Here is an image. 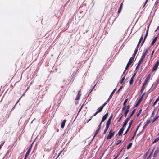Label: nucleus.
I'll return each instance as SVG.
<instances>
[{
  "mask_svg": "<svg viewBox=\"0 0 159 159\" xmlns=\"http://www.w3.org/2000/svg\"><path fill=\"white\" fill-rule=\"evenodd\" d=\"M133 58H130L128 63L127 64L126 66L125 70L124 71V72H123V74L122 75V76L125 73L126 70L129 68L130 65L133 62Z\"/></svg>",
  "mask_w": 159,
  "mask_h": 159,
  "instance_id": "f257e3e1",
  "label": "nucleus"
},
{
  "mask_svg": "<svg viewBox=\"0 0 159 159\" xmlns=\"http://www.w3.org/2000/svg\"><path fill=\"white\" fill-rule=\"evenodd\" d=\"M112 130L111 129L107 137V139H110L114 135L115 132H112Z\"/></svg>",
  "mask_w": 159,
  "mask_h": 159,
  "instance_id": "f03ea898",
  "label": "nucleus"
},
{
  "mask_svg": "<svg viewBox=\"0 0 159 159\" xmlns=\"http://www.w3.org/2000/svg\"><path fill=\"white\" fill-rule=\"evenodd\" d=\"M130 107V106L129 105L127 106L126 108L124 113V116L125 117H126L129 111Z\"/></svg>",
  "mask_w": 159,
  "mask_h": 159,
  "instance_id": "7ed1b4c3",
  "label": "nucleus"
},
{
  "mask_svg": "<svg viewBox=\"0 0 159 159\" xmlns=\"http://www.w3.org/2000/svg\"><path fill=\"white\" fill-rule=\"evenodd\" d=\"M159 65V60L157 61L155 64L154 65V66H153L152 69V71L153 72L155 71L157 68L158 65Z\"/></svg>",
  "mask_w": 159,
  "mask_h": 159,
  "instance_id": "20e7f679",
  "label": "nucleus"
},
{
  "mask_svg": "<svg viewBox=\"0 0 159 159\" xmlns=\"http://www.w3.org/2000/svg\"><path fill=\"white\" fill-rule=\"evenodd\" d=\"M133 122V120H132L129 123V126H128V128H127L126 131L124 134V135L125 134L128 132V131L130 129V127H131V125L132 124Z\"/></svg>",
  "mask_w": 159,
  "mask_h": 159,
  "instance_id": "39448f33",
  "label": "nucleus"
},
{
  "mask_svg": "<svg viewBox=\"0 0 159 159\" xmlns=\"http://www.w3.org/2000/svg\"><path fill=\"white\" fill-rule=\"evenodd\" d=\"M105 106V104H103L100 107L98 108V109L97 112H101Z\"/></svg>",
  "mask_w": 159,
  "mask_h": 159,
  "instance_id": "423d86ee",
  "label": "nucleus"
},
{
  "mask_svg": "<svg viewBox=\"0 0 159 159\" xmlns=\"http://www.w3.org/2000/svg\"><path fill=\"white\" fill-rule=\"evenodd\" d=\"M108 115V112H107L106 113V114L102 117V122H104L107 118Z\"/></svg>",
  "mask_w": 159,
  "mask_h": 159,
  "instance_id": "0eeeda50",
  "label": "nucleus"
},
{
  "mask_svg": "<svg viewBox=\"0 0 159 159\" xmlns=\"http://www.w3.org/2000/svg\"><path fill=\"white\" fill-rule=\"evenodd\" d=\"M80 91H78V93L75 98V100H79L80 99V97L81 94V93Z\"/></svg>",
  "mask_w": 159,
  "mask_h": 159,
  "instance_id": "6e6552de",
  "label": "nucleus"
},
{
  "mask_svg": "<svg viewBox=\"0 0 159 159\" xmlns=\"http://www.w3.org/2000/svg\"><path fill=\"white\" fill-rule=\"evenodd\" d=\"M124 130V129L122 127L120 129L118 134L119 136H121Z\"/></svg>",
  "mask_w": 159,
  "mask_h": 159,
  "instance_id": "1a4fd4ad",
  "label": "nucleus"
},
{
  "mask_svg": "<svg viewBox=\"0 0 159 159\" xmlns=\"http://www.w3.org/2000/svg\"><path fill=\"white\" fill-rule=\"evenodd\" d=\"M140 125V124L137 126V128L136 129V130L135 131V132L134 133V135H133V136L132 137V138L130 139V140H131L133 139H134V137L136 136V132L138 130V129L139 127V126Z\"/></svg>",
  "mask_w": 159,
  "mask_h": 159,
  "instance_id": "9d476101",
  "label": "nucleus"
},
{
  "mask_svg": "<svg viewBox=\"0 0 159 159\" xmlns=\"http://www.w3.org/2000/svg\"><path fill=\"white\" fill-rule=\"evenodd\" d=\"M151 122L150 120H147L146 122L144 125L143 127V129H144L146 128V126H147V125Z\"/></svg>",
  "mask_w": 159,
  "mask_h": 159,
  "instance_id": "9b49d317",
  "label": "nucleus"
},
{
  "mask_svg": "<svg viewBox=\"0 0 159 159\" xmlns=\"http://www.w3.org/2000/svg\"><path fill=\"white\" fill-rule=\"evenodd\" d=\"M123 3H121L120 6V7L118 9V14H120L121 12L122 11V7H123Z\"/></svg>",
  "mask_w": 159,
  "mask_h": 159,
  "instance_id": "f8f14e48",
  "label": "nucleus"
},
{
  "mask_svg": "<svg viewBox=\"0 0 159 159\" xmlns=\"http://www.w3.org/2000/svg\"><path fill=\"white\" fill-rule=\"evenodd\" d=\"M109 126L110 125L106 124V127L103 133V134H106L107 131L108 130V129L109 127Z\"/></svg>",
  "mask_w": 159,
  "mask_h": 159,
  "instance_id": "ddd939ff",
  "label": "nucleus"
},
{
  "mask_svg": "<svg viewBox=\"0 0 159 159\" xmlns=\"http://www.w3.org/2000/svg\"><path fill=\"white\" fill-rule=\"evenodd\" d=\"M158 36H156V37H155L153 40V41H152V42L151 43V46H153L154 44L156 42L157 39L158 38Z\"/></svg>",
  "mask_w": 159,
  "mask_h": 159,
  "instance_id": "4468645a",
  "label": "nucleus"
},
{
  "mask_svg": "<svg viewBox=\"0 0 159 159\" xmlns=\"http://www.w3.org/2000/svg\"><path fill=\"white\" fill-rule=\"evenodd\" d=\"M66 122V120H64L62 122L61 124V127L62 129H63L65 126V123Z\"/></svg>",
  "mask_w": 159,
  "mask_h": 159,
  "instance_id": "2eb2a0df",
  "label": "nucleus"
},
{
  "mask_svg": "<svg viewBox=\"0 0 159 159\" xmlns=\"http://www.w3.org/2000/svg\"><path fill=\"white\" fill-rule=\"evenodd\" d=\"M159 117L157 115H156V116H155V118L153 119L152 121V122L151 123H153L154 122L157 120Z\"/></svg>",
  "mask_w": 159,
  "mask_h": 159,
  "instance_id": "dca6fc26",
  "label": "nucleus"
},
{
  "mask_svg": "<svg viewBox=\"0 0 159 159\" xmlns=\"http://www.w3.org/2000/svg\"><path fill=\"white\" fill-rule=\"evenodd\" d=\"M149 80H148L146 79H145L143 83V85L145 86H146V85L147 84Z\"/></svg>",
  "mask_w": 159,
  "mask_h": 159,
  "instance_id": "f3484780",
  "label": "nucleus"
},
{
  "mask_svg": "<svg viewBox=\"0 0 159 159\" xmlns=\"http://www.w3.org/2000/svg\"><path fill=\"white\" fill-rule=\"evenodd\" d=\"M132 145V143H130L127 146V149H129L131 147Z\"/></svg>",
  "mask_w": 159,
  "mask_h": 159,
  "instance_id": "a211bd4d",
  "label": "nucleus"
},
{
  "mask_svg": "<svg viewBox=\"0 0 159 159\" xmlns=\"http://www.w3.org/2000/svg\"><path fill=\"white\" fill-rule=\"evenodd\" d=\"M134 82V78L133 77H131V78L130 79V81H129V84L130 85H132Z\"/></svg>",
  "mask_w": 159,
  "mask_h": 159,
  "instance_id": "6ab92c4d",
  "label": "nucleus"
},
{
  "mask_svg": "<svg viewBox=\"0 0 159 159\" xmlns=\"http://www.w3.org/2000/svg\"><path fill=\"white\" fill-rule=\"evenodd\" d=\"M136 109H134L132 111L130 115H129V116H130V117H131L132 115H133V114L135 112Z\"/></svg>",
  "mask_w": 159,
  "mask_h": 159,
  "instance_id": "aec40b11",
  "label": "nucleus"
},
{
  "mask_svg": "<svg viewBox=\"0 0 159 159\" xmlns=\"http://www.w3.org/2000/svg\"><path fill=\"white\" fill-rule=\"evenodd\" d=\"M100 129H101L100 128H98V129L96 131V132H95V134H94V136H93V138H94L96 136V135L98 134V132H99V130Z\"/></svg>",
  "mask_w": 159,
  "mask_h": 159,
  "instance_id": "412c9836",
  "label": "nucleus"
},
{
  "mask_svg": "<svg viewBox=\"0 0 159 159\" xmlns=\"http://www.w3.org/2000/svg\"><path fill=\"white\" fill-rule=\"evenodd\" d=\"M148 30H149L148 29V30H147V31H146V34L144 37V39H146L148 35Z\"/></svg>",
  "mask_w": 159,
  "mask_h": 159,
  "instance_id": "4be33fe9",
  "label": "nucleus"
},
{
  "mask_svg": "<svg viewBox=\"0 0 159 159\" xmlns=\"http://www.w3.org/2000/svg\"><path fill=\"white\" fill-rule=\"evenodd\" d=\"M116 90V89H115L112 92V93H111V94H110V95L109 96V97L111 98L112 97V96H113V94H114V93L115 90Z\"/></svg>",
  "mask_w": 159,
  "mask_h": 159,
  "instance_id": "5701e85b",
  "label": "nucleus"
},
{
  "mask_svg": "<svg viewBox=\"0 0 159 159\" xmlns=\"http://www.w3.org/2000/svg\"><path fill=\"white\" fill-rule=\"evenodd\" d=\"M141 100L140 99H139V100H138L137 103H136V104L135 105V106L136 107H137L138 106V105L141 102Z\"/></svg>",
  "mask_w": 159,
  "mask_h": 159,
  "instance_id": "b1692460",
  "label": "nucleus"
},
{
  "mask_svg": "<svg viewBox=\"0 0 159 159\" xmlns=\"http://www.w3.org/2000/svg\"><path fill=\"white\" fill-rule=\"evenodd\" d=\"M145 86H144V85H143L142 86V88H141V89L140 90V92L142 93L143 92V91L144 89H145Z\"/></svg>",
  "mask_w": 159,
  "mask_h": 159,
  "instance_id": "393cba45",
  "label": "nucleus"
},
{
  "mask_svg": "<svg viewBox=\"0 0 159 159\" xmlns=\"http://www.w3.org/2000/svg\"><path fill=\"white\" fill-rule=\"evenodd\" d=\"M128 99H126L124 101L123 104V106H127L126 105V103L128 101Z\"/></svg>",
  "mask_w": 159,
  "mask_h": 159,
  "instance_id": "a878e982",
  "label": "nucleus"
},
{
  "mask_svg": "<svg viewBox=\"0 0 159 159\" xmlns=\"http://www.w3.org/2000/svg\"><path fill=\"white\" fill-rule=\"evenodd\" d=\"M146 55L144 53H143L142 55V56H141V59L143 60L144 59L146 56Z\"/></svg>",
  "mask_w": 159,
  "mask_h": 159,
  "instance_id": "bb28decb",
  "label": "nucleus"
},
{
  "mask_svg": "<svg viewBox=\"0 0 159 159\" xmlns=\"http://www.w3.org/2000/svg\"><path fill=\"white\" fill-rule=\"evenodd\" d=\"M143 61V60L140 59V60H139V62H138V63L137 64L138 65H138L139 66L141 63H142Z\"/></svg>",
  "mask_w": 159,
  "mask_h": 159,
  "instance_id": "cd10ccee",
  "label": "nucleus"
},
{
  "mask_svg": "<svg viewBox=\"0 0 159 159\" xmlns=\"http://www.w3.org/2000/svg\"><path fill=\"white\" fill-rule=\"evenodd\" d=\"M33 143H34V142H33V143L30 145V147H29V149H28V151H29L30 152H31V150L32 149V146H33Z\"/></svg>",
  "mask_w": 159,
  "mask_h": 159,
  "instance_id": "c85d7f7f",
  "label": "nucleus"
},
{
  "mask_svg": "<svg viewBox=\"0 0 159 159\" xmlns=\"http://www.w3.org/2000/svg\"><path fill=\"white\" fill-rule=\"evenodd\" d=\"M159 140V136L158 137H157V138H156L154 140V141L152 143H155L158 141Z\"/></svg>",
  "mask_w": 159,
  "mask_h": 159,
  "instance_id": "c756f323",
  "label": "nucleus"
},
{
  "mask_svg": "<svg viewBox=\"0 0 159 159\" xmlns=\"http://www.w3.org/2000/svg\"><path fill=\"white\" fill-rule=\"evenodd\" d=\"M30 152L27 151L25 154V156H26V157H28L29 156Z\"/></svg>",
  "mask_w": 159,
  "mask_h": 159,
  "instance_id": "7c9ffc66",
  "label": "nucleus"
},
{
  "mask_svg": "<svg viewBox=\"0 0 159 159\" xmlns=\"http://www.w3.org/2000/svg\"><path fill=\"white\" fill-rule=\"evenodd\" d=\"M149 49V48H147V49H146L145 52H143V53H144L146 55H147V53H148V51Z\"/></svg>",
  "mask_w": 159,
  "mask_h": 159,
  "instance_id": "2f4dec72",
  "label": "nucleus"
},
{
  "mask_svg": "<svg viewBox=\"0 0 159 159\" xmlns=\"http://www.w3.org/2000/svg\"><path fill=\"white\" fill-rule=\"evenodd\" d=\"M121 142V140H118L116 143V145H117L119 144Z\"/></svg>",
  "mask_w": 159,
  "mask_h": 159,
  "instance_id": "473e14b6",
  "label": "nucleus"
},
{
  "mask_svg": "<svg viewBox=\"0 0 159 159\" xmlns=\"http://www.w3.org/2000/svg\"><path fill=\"white\" fill-rule=\"evenodd\" d=\"M131 117H130L129 116H128V117L126 119L125 121H126V122H128V121L129 120L130 118Z\"/></svg>",
  "mask_w": 159,
  "mask_h": 159,
  "instance_id": "72a5a7b5",
  "label": "nucleus"
},
{
  "mask_svg": "<svg viewBox=\"0 0 159 159\" xmlns=\"http://www.w3.org/2000/svg\"><path fill=\"white\" fill-rule=\"evenodd\" d=\"M111 120L108 119L107 123H106V124H107L110 125L111 124Z\"/></svg>",
  "mask_w": 159,
  "mask_h": 159,
  "instance_id": "f704fd0d",
  "label": "nucleus"
},
{
  "mask_svg": "<svg viewBox=\"0 0 159 159\" xmlns=\"http://www.w3.org/2000/svg\"><path fill=\"white\" fill-rule=\"evenodd\" d=\"M142 111V109H140V110H139V113L137 115V117H138L139 116V115H140V114L141 113Z\"/></svg>",
  "mask_w": 159,
  "mask_h": 159,
  "instance_id": "c9c22d12",
  "label": "nucleus"
},
{
  "mask_svg": "<svg viewBox=\"0 0 159 159\" xmlns=\"http://www.w3.org/2000/svg\"><path fill=\"white\" fill-rule=\"evenodd\" d=\"M127 123V122H126L125 121L124 123H123V125L122 128H124V127H125Z\"/></svg>",
  "mask_w": 159,
  "mask_h": 159,
  "instance_id": "e433bc0d",
  "label": "nucleus"
},
{
  "mask_svg": "<svg viewBox=\"0 0 159 159\" xmlns=\"http://www.w3.org/2000/svg\"><path fill=\"white\" fill-rule=\"evenodd\" d=\"M111 98H110L109 97V98H108V99L106 101V102L104 103V104H105V105H106L107 103L108 102H109V100H110V99Z\"/></svg>",
  "mask_w": 159,
  "mask_h": 159,
  "instance_id": "4c0bfd02",
  "label": "nucleus"
},
{
  "mask_svg": "<svg viewBox=\"0 0 159 159\" xmlns=\"http://www.w3.org/2000/svg\"><path fill=\"white\" fill-rule=\"evenodd\" d=\"M125 76H124L121 79V80H120V84H122L123 81H124V80H125Z\"/></svg>",
  "mask_w": 159,
  "mask_h": 159,
  "instance_id": "58836bf2",
  "label": "nucleus"
},
{
  "mask_svg": "<svg viewBox=\"0 0 159 159\" xmlns=\"http://www.w3.org/2000/svg\"><path fill=\"white\" fill-rule=\"evenodd\" d=\"M123 116V115H122L120 117V118H119V119L118 120V122H119L121 120Z\"/></svg>",
  "mask_w": 159,
  "mask_h": 159,
  "instance_id": "ea45409f",
  "label": "nucleus"
},
{
  "mask_svg": "<svg viewBox=\"0 0 159 159\" xmlns=\"http://www.w3.org/2000/svg\"><path fill=\"white\" fill-rule=\"evenodd\" d=\"M159 100L157 98V99L155 101V102H154L153 104V106H154L156 105V104L157 103V102Z\"/></svg>",
  "mask_w": 159,
  "mask_h": 159,
  "instance_id": "a19ab883",
  "label": "nucleus"
},
{
  "mask_svg": "<svg viewBox=\"0 0 159 159\" xmlns=\"http://www.w3.org/2000/svg\"><path fill=\"white\" fill-rule=\"evenodd\" d=\"M127 106H123V107L122 108V111H124L125 110Z\"/></svg>",
  "mask_w": 159,
  "mask_h": 159,
  "instance_id": "79ce46f5",
  "label": "nucleus"
},
{
  "mask_svg": "<svg viewBox=\"0 0 159 159\" xmlns=\"http://www.w3.org/2000/svg\"><path fill=\"white\" fill-rule=\"evenodd\" d=\"M150 76H151L150 74H149L148 76L146 78V79L149 80L150 78Z\"/></svg>",
  "mask_w": 159,
  "mask_h": 159,
  "instance_id": "37998d69",
  "label": "nucleus"
},
{
  "mask_svg": "<svg viewBox=\"0 0 159 159\" xmlns=\"http://www.w3.org/2000/svg\"><path fill=\"white\" fill-rule=\"evenodd\" d=\"M83 105H84V104H83V105L81 106V108H80V109L79 110V111H78V114L80 112V111H81V110L82 109V108H83Z\"/></svg>",
  "mask_w": 159,
  "mask_h": 159,
  "instance_id": "c03bdc74",
  "label": "nucleus"
},
{
  "mask_svg": "<svg viewBox=\"0 0 159 159\" xmlns=\"http://www.w3.org/2000/svg\"><path fill=\"white\" fill-rule=\"evenodd\" d=\"M137 51H138V48H136V49H135V50L134 51V53L136 54L137 53Z\"/></svg>",
  "mask_w": 159,
  "mask_h": 159,
  "instance_id": "a18cd8bd",
  "label": "nucleus"
},
{
  "mask_svg": "<svg viewBox=\"0 0 159 159\" xmlns=\"http://www.w3.org/2000/svg\"><path fill=\"white\" fill-rule=\"evenodd\" d=\"M136 55V54L133 53L132 57H131V58H133V60H134V58L135 57Z\"/></svg>",
  "mask_w": 159,
  "mask_h": 159,
  "instance_id": "49530a36",
  "label": "nucleus"
},
{
  "mask_svg": "<svg viewBox=\"0 0 159 159\" xmlns=\"http://www.w3.org/2000/svg\"><path fill=\"white\" fill-rule=\"evenodd\" d=\"M102 121H101V122H100V123L99 124V125H98V128H100L101 129V124L102 123Z\"/></svg>",
  "mask_w": 159,
  "mask_h": 159,
  "instance_id": "de8ad7c7",
  "label": "nucleus"
},
{
  "mask_svg": "<svg viewBox=\"0 0 159 159\" xmlns=\"http://www.w3.org/2000/svg\"><path fill=\"white\" fill-rule=\"evenodd\" d=\"M119 155H120V153H118V154L117 155L116 157L114 159H116V158H117V157L119 156Z\"/></svg>",
  "mask_w": 159,
  "mask_h": 159,
  "instance_id": "09e8293b",
  "label": "nucleus"
},
{
  "mask_svg": "<svg viewBox=\"0 0 159 159\" xmlns=\"http://www.w3.org/2000/svg\"><path fill=\"white\" fill-rule=\"evenodd\" d=\"M62 151H61L58 154V155L57 156V158L56 159H57V158L61 154V153L62 152Z\"/></svg>",
  "mask_w": 159,
  "mask_h": 159,
  "instance_id": "8fccbe9b",
  "label": "nucleus"
},
{
  "mask_svg": "<svg viewBox=\"0 0 159 159\" xmlns=\"http://www.w3.org/2000/svg\"><path fill=\"white\" fill-rule=\"evenodd\" d=\"M143 34H142V35L141 36V37H140V39H139V40H140V41H142V40L143 39Z\"/></svg>",
  "mask_w": 159,
  "mask_h": 159,
  "instance_id": "3c124183",
  "label": "nucleus"
},
{
  "mask_svg": "<svg viewBox=\"0 0 159 159\" xmlns=\"http://www.w3.org/2000/svg\"><path fill=\"white\" fill-rule=\"evenodd\" d=\"M148 0H146V2H145L144 5H143V7H145V6L146 5V4L147 2H148Z\"/></svg>",
  "mask_w": 159,
  "mask_h": 159,
  "instance_id": "603ef678",
  "label": "nucleus"
},
{
  "mask_svg": "<svg viewBox=\"0 0 159 159\" xmlns=\"http://www.w3.org/2000/svg\"><path fill=\"white\" fill-rule=\"evenodd\" d=\"M143 95H141V97L140 98H139V99H140L141 100H142L143 97Z\"/></svg>",
  "mask_w": 159,
  "mask_h": 159,
  "instance_id": "864d4df0",
  "label": "nucleus"
},
{
  "mask_svg": "<svg viewBox=\"0 0 159 159\" xmlns=\"http://www.w3.org/2000/svg\"><path fill=\"white\" fill-rule=\"evenodd\" d=\"M112 116H113L112 115H111V116L109 117V118L108 119L111 120Z\"/></svg>",
  "mask_w": 159,
  "mask_h": 159,
  "instance_id": "5fc2aeb1",
  "label": "nucleus"
},
{
  "mask_svg": "<svg viewBox=\"0 0 159 159\" xmlns=\"http://www.w3.org/2000/svg\"><path fill=\"white\" fill-rule=\"evenodd\" d=\"M92 116H91V118L90 119L88 120H87V123L89 121L92 119Z\"/></svg>",
  "mask_w": 159,
  "mask_h": 159,
  "instance_id": "6e6d98bb",
  "label": "nucleus"
},
{
  "mask_svg": "<svg viewBox=\"0 0 159 159\" xmlns=\"http://www.w3.org/2000/svg\"><path fill=\"white\" fill-rule=\"evenodd\" d=\"M136 73H134L133 75L132 76V77L134 78V77H135V75H136Z\"/></svg>",
  "mask_w": 159,
  "mask_h": 159,
  "instance_id": "4d7b16f0",
  "label": "nucleus"
},
{
  "mask_svg": "<svg viewBox=\"0 0 159 159\" xmlns=\"http://www.w3.org/2000/svg\"><path fill=\"white\" fill-rule=\"evenodd\" d=\"M154 50H153L152 52V55H151V57H152V56L153 55V54L154 53Z\"/></svg>",
  "mask_w": 159,
  "mask_h": 159,
  "instance_id": "13d9d810",
  "label": "nucleus"
},
{
  "mask_svg": "<svg viewBox=\"0 0 159 159\" xmlns=\"http://www.w3.org/2000/svg\"><path fill=\"white\" fill-rule=\"evenodd\" d=\"M98 112H97V111L95 112L93 115V116H95Z\"/></svg>",
  "mask_w": 159,
  "mask_h": 159,
  "instance_id": "bf43d9fd",
  "label": "nucleus"
},
{
  "mask_svg": "<svg viewBox=\"0 0 159 159\" xmlns=\"http://www.w3.org/2000/svg\"><path fill=\"white\" fill-rule=\"evenodd\" d=\"M122 88V86H121L120 87V89L118 90V92L120 90V89Z\"/></svg>",
  "mask_w": 159,
  "mask_h": 159,
  "instance_id": "052dcab7",
  "label": "nucleus"
},
{
  "mask_svg": "<svg viewBox=\"0 0 159 159\" xmlns=\"http://www.w3.org/2000/svg\"><path fill=\"white\" fill-rule=\"evenodd\" d=\"M157 152L156 151L155 152H154V156H155V155L157 154Z\"/></svg>",
  "mask_w": 159,
  "mask_h": 159,
  "instance_id": "680f3d73",
  "label": "nucleus"
},
{
  "mask_svg": "<svg viewBox=\"0 0 159 159\" xmlns=\"http://www.w3.org/2000/svg\"><path fill=\"white\" fill-rule=\"evenodd\" d=\"M141 41H140V40H139V41L138 42V44H140V43H141Z\"/></svg>",
  "mask_w": 159,
  "mask_h": 159,
  "instance_id": "e2e57ef3",
  "label": "nucleus"
},
{
  "mask_svg": "<svg viewBox=\"0 0 159 159\" xmlns=\"http://www.w3.org/2000/svg\"><path fill=\"white\" fill-rule=\"evenodd\" d=\"M144 42H143V41L142 42V43L141 44V46H142L143 45V44L144 43Z\"/></svg>",
  "mask_w": 159,
  "mask_h": 159,
  "instance_id": "0e129e2a",
  "label": "nucleus"
},
{
  "mask_svg": "<svg viewBox=\"0 0 159 159\" xmlns=\"http://www.w3.org/2000/svg\"><path fill=\"white\" fill-rule=\"evenodd\" d=\"M144 42H143V41L142 42V43L141 44V46H142L143 45V44L144 43Z\"/></svg>",
  "mask_w": 159,
  "mask_h": 159,
  "instance_id": "69168bd1",
  "label": "nucleus"
},
{
  "mask_svg": "<svg viewBox=\"0 0 159 159\" xmlns=\"http://www.w3.org/2000/svg\"><path fill=\"white\" fill-rule=\"evenodd\" d=\"M157 3H158V1H156L155 3V5H157Z\"/></svg>",
  "mask_w": 159,
  "mask_h": 159,
  "instance_id": "338daca9",
  "label": "nucleus"
},
{
  "mask_svg": "<svg viewBox=\"0 0 159 159\" xmlns=\"http://www.w3.org/2000/svg\"><path fill=\"white\" fill-rule=\"evenodd\" d=\"M139 65L138 66V65H137L136 67V69H137L138 68V67H139Z\"/></svg>",
  "mask_w": 159,
  "mask_h": 159,
  "instance_id": "774afa93",
  "label": "nucleus"
}]
</instances>
